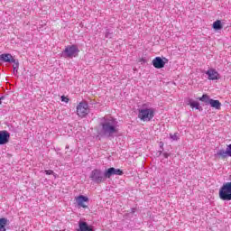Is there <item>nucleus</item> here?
<instances>
[{
  "label": "nucleus",
  "mask_w": 231,
  "mask_h": 231,
  "mask_svg": "<svg viewBox=\"0 0 231 231\" xmlns=\"http://www.w3.org/2000/svg\"><path fill=\"white\" fill-rule=\"evenodd\" d=\"M13 73L14 75H17L18 71H19V61H17L16 60H14V62H13Z\"/></svg>",
  "instance_id": "dca6fc26"
},
{
  "label": "nucleus",
  "mask_w": 231,
  "mask_h": 231,
  "mask_svg": "<svg viewBox=\"0 0 231 231\" xmlns=\"http://www.w3.org/2000/svg\"><path fill=\"white\" fill-rule=\"evenodd\" d=\"M90 179L95 183H104L107 177H106V173L102 172V171L94 170L90 173Z\"/></svg>",
  "instance_id": "20e7f679"
},
{
  "label": "nucleus",
  "mask_w": 231,
  "mask_h": 231,
  "mask_svg": "<svg viewBox=\"0 0 231 231\" xmlns=\"http://www.w3.org/2000/svg\"><path fill=\"white\" fill-rule=\"evenodd\" d=\"M209 106L215 109H221V102H219V100L211 99L209 101Z\"/></svg>",
  "instance_id": "4468645a"
},
{
  "label": "nucleus",
  "mask_w": 231,
  "mask_h": 231,
  "mask_svg": "<svg viewBox=\"0 0 231 231\" xmlns=\"http://www.w3.org/2000/svg\"><path fill=\"white\" fill-rule=\"evenodd\" d=\"M77 115L80 118H85V116L89 115V106L86 103V101H82L78 105Z\"/></svg>",
  "instance_id": "423d86ee"
},
{
  "label": "nucleus",
  "mask_w": 231,
  "mask_h": 231,
  "mask_svg": "<svg viewBox=\"0 0 231 231\" xmlns=\"http://www.w3.org/2000/svg\"><path fill=\"white\" fill-rule=\"evenodd\" d=\"M170 138L174 142H177V140H179L178 134H171Z\"/></svg>",
  "instance_id": "412c9836"
},
{
  "label": "nucleus",
  "mask_w": 231,
  "mask_h": 231,
  "mask_svg": "<svg viewBox=\"0 0 231 231\" xmlns=\"http://www.w3.org/2000/svg\"><path fill=\"white\" fill-rule=\"evenodd\" d=\"M154 113H156V109L150 107H145V105L143 106L142 108L139 109L138 118L143 122H151L152 118H154Z\"/></svg>",
  "instance_id": "f03ea898"
},
{
  "label": "nucleus",
  "mask_w": 231,
  "mask_h": 231,
  "mask_svg": "<svg viewBox=\"0 0 231 231\" xmlns=\"http://www.w3.org/2000/svg\"><path fill=\"white\" fill-rule=\"evenodd\" d=\"M76 201L79 207H82V208H86L88 206H86L84 203L89 201V199H88V197L80 195L76 198Z\"/></svg>",
  "instance_id": "f8f14e48"
},
{
  "label": "nucleus",
  "mask_w": 231,
  "mask_h": 231,
  "mask_svg": "<svg viewBox=\"0 0 231 231\" xmlns=\"http://www.w3.org/2000/svg\"><path fill=\"white\" fill-rule=\"evenodd\" d=\"M8 140H10V134L6 131L0 132V145H5V143H8Z\"/></svg>",
  "instance_id": "9b49d317"
},
{
  "label": "nucleus",
  "mask_w": 231,
  "mask_h": 231,
  "mask_svg": "<svg viewBox=\"0 0 231 231\" xmlns=\"http://www.w3.org/2000/svg\"><path fill=\"white\" fill-rule=\"evenodd\" d=\"M61 102H65L66 104H68L69 102V99L64 96L61 97Z\"/></svg>",
  "instance_id": "4be33fe9"
},
{
  "label": "nucleus",
  "mask_w": 231,
  "mask_h": 231,
  "mask_svg": "<svg viewBox=\"0 0 231 231\" xmlns=\"http://www.w3.org/2000/svg\"><path fill=\"white\" fill-rule=\"evenodd\" d=\"M164 158H169V153H163Z\"/></svg>",
  "instance_id": "b1692460"
},
{
  "label": "nucleus",
  "mask_w": 231,
  "mask_h": 231,
  "mask_svg": "<svg viewBox=\"0 0 231 231\" xmlns=\"http://www.w3.org/2000/svg\"><path fill=\"white\" fill-rule=\"evenodd\" d=\"M134 212H135V209H134V208H132V209H131V213H132V214H134Z\"/></svg>",
  "instance_id": "393cba45"
},
{
  "label": "nucleus",
  "mask_w": 231,
  "mask_h": 231,
  "mask_svg": "<svg viewBox=\"0 0 231 231\" xmlns=\"http://www.w3.org/2000/svg\"><path fill=\"white\" fill-rule=\"evenodd\" d=\"M2 100H5V97H0V106H1V104H3Z\"/></svg>",
  "instance_id": "5701e85b"
},
{
  "label": "nucleus",
  "mask_w": 231,
  "mask_h": 231,
  "mask_svg": "<svg viewBox=\"0 0 231 231\" xmlns=\"http://www.w3.org/2000/svg\"><path fill=\"white\" fill-rule=\"evenodd\" d=\"M213 28L214 30H222L223 25L221 24V22L219 20H217L216 22L213 23Z\"/></svg>",
  "instance_id": "a211bd4d"
},
{
  "label": "nucleus",
  "mask_w": 231,
  "mask_h": 231,
  "mask_svg": "<svg viewBox=\"0 0 231 231\" xmlns=\"http://www.w3.org/2000/svg\"><path fill=\"white\" fill-rule=\"evenodd\" d=\"M101 126L102 134H104V136H107V138H111L115 136V134H118V121L113 117L104 118L101 123Z\"/></svg>",
  "instance_id": "f257e3e1"
},
{
  "label": "nucleus",
  "mask_w": 231,
  "mask_h": 231,
  "mask_svg": "<svg viewBox=\"0 0 231 231\" xmlns=\"http://www.w3.org/2000/svg\"><path fill=\"white\" fill-rule=\"evenodd\" d=\"M219 198L223 201H231V182H226L219 190Z\"/></svg>",
  "instance_id": "7ed1b4c3"
},
{
  "label": "nucleus",
  "mask_w": 231,
  "mask_h": 231,
  "mask_svg": "<svg viewBox=\"0 0 231 231\" xmlns=\"http://www.w3.org/2000/svg\"><path fill=\"white\" fill-rule=\"evenodd\" d=\"M189 105L192 109H199V103L198 101H189Z\"/></svg>",
  "instance_id": "6ab92c4d"
},
{
  "label": "nucleus",
  "mask_w": 231,
  "mask_h": 231,
  "mask_svg": "<svg viewBox=\"0 0 231 231\" xmlns=\"http://www.w3.org/2000/svg\"><path fill=\"white\" fill-rule=\"evenodd\" d=\"M206 75H208L209 80H219V73L214 69H208Z\"/></svg>",
  "instance_id": "9d476101"
},
{
  "label": "nucleus",
  "mask_w": 231,
  "mask_h": 231,
  "mask_svg": "<svg viewBox=\"0 0 231 231\" xmlns=\"http://www.w3.org/2000/svg\"><path fill=\"white\" fill-rule=\"evenodd\" d=\"M45 174H47V176H54V178H57V174H55V172H53V171L51 170H45L44 171Z\"/></svg>",
  "instance_id": "aec40b11"
},
{
  "label": "nucleus",
  "mask_w": 231,
  "mask_h": 231,
  "mask_svg": "<svg viewBox=\"0 0 231 231\" xmlns=\"http://www.w3.org/2000/svg\"><path fill=\"white\" fill-rule=\"evenodd\" d=\"M199 100L201 102H205V104H210V100L212 99L207 94H204L201 97H199Z\"/></svg>",
  "instance_id": "f3484780"
},
{
  "label": "nucleus",
  "mask_w": 231,
  "mask_h": 231,
  "mask_svg": "<svg viewBox=\"0 0 231 231\" xmlns=\"http://www.w3.org/2000/svg\"><path fill=\"white\" fill-rule=\"evenodd\" d=\"M0 60H2L3 62H15V59H14V56L8 53L0 55Z\"/></svg>",
  "instance_id": "ddd939ff"
},
{
  "label": "nucleus",
  "mask_w": 231,
  "mask_h": 231,
  "mask_svg": "<svg viewBox=\"0 0 231 231\" xmlns=\"http://www.w3.org/2000/svg\"><path fill=\"white\" fill-rule=\"evenodd\" d=\"M79 55V47L77 45L67 46L62 51V57L65 59H73Z\"/></svg>",
  "instance_id": "39448f33"
},
{
  "label": "nucleus",
  "mask_w": 231,
  "mask_h": 231,
  "mask_svg": "<svg viewBox=\"0 0 231 231\" xmlns=\"http://www.w3.org/2000/svg\"><path fill=\"white\" fill-rule=\"evenodd\" d=\"M168 60L166 58L161 59L160 57H156L152 60V66L156 68V69H162V68H165V64H167Z\"/></svg>",
  "instance_id": "0eeeda50"
},
{
  "label": "nucleus",
  "mask_w": 231,
  "mask_h": 231,
  "mask_svg": "<svg viewBox=\"0 0 231 231\" xmlns=\"http://www.w3.org/2000/svg\"><path fill=\"white\" fill-rule=\"evenodd\" d=\"M217 156H219L220 158H226L227 156H229L231 158V144L227 145L226 150H219L217 152Z\"/></svg>",
  "instance_id": "1a4fd4ad"
},
{
  "label": "nucleus",
  "mask_w": 231,
  "mask_h": 231,
  "mask_svg": "<svg viewBox=\"0 0 231 231\" xmlns=\"http://www.w3.org/2000/svg\"><path fill=\"white\" fill-rule=\"evenodd\" d=\"M124 174V171L120 169L116 168H109L107 171H105V176L106 178H111V176H122Z\"/></svg>",
  "instance_id": "6e6552de"
},
{
  "label": "nucleus",
  "mask_w": 231,
  "mask_h": 231,
  "mask_svg": "<svg viewBox=\"0 0 231 231\" xmlns=\"http://www.w3.org/2000/svg\"><path fill=\"white\" fill-rule=\"evenodd\" d=\"M6 218H0V231H6V223H7Z\"/></svg>",
  "instance_id": "2eb2a0df"
}]
</instances>
